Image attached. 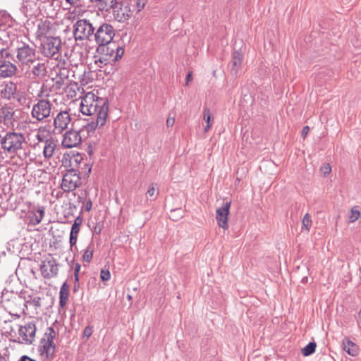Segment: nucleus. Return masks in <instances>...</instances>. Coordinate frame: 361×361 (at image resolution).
I'll list each match as a JSON object with an SVG mask.
<instances>
[{"label": "nucleus", "mask_w": 361, "mask_h": 361, "mask_svg": "<svg viewBox=\"0 0 361 361\" xmlns=\"http://www.w3.org/2000/svg\"><path fill=\"white\" fill-rule=\"evenodd\" d=\"M147 3V0H130L129 6L133 7L131 9L133 13H139L145 8Z\"/></svg>", "instance_id": "28"}, {"label": "nucleus", "mask_w": 361, "mask_h": 361, "mask_svg": "<svg viewBox=\"0 0 361 361\" xmlns=\"http://www.w3.org/2000/svg\"><path fill=\"white\" fill-rule=\"evenodd\" d=\"M32 73L39 78H44L47 73L46 64L44 63H37L33 66Z\"/></svg>", "instance_id": "26"}, {"label": "nucleus", "mask_w": 361, "mask_h": 361, "mask_svg": "<svg viewBox=\"0 0 361 361\" xmlns=\"http://www.w3.org/2000/svg\"><path fill=\"white\" fill-rule=\"evenodd\" d=\"M16 60L21 66H30L37 59L35 45L29 42L17 40L16 42Z\"/></svg>", "instance_id": "2"}, {"label": "nucleus", "mask_w": 361, "mask_h": 361, "mask_svg": "<svg viewBox=\"0 0 361 361\" xmlns=\"http://www.w3.org/2000/svg\"><path fill=\"white\" fill-rule=\"evenodd\" d=\"M18 361H36V360L30 358L27 355H23L20 357V358L18 360Z\"/></svg>", "instance_id": "55"}, {"label": "nucleus", "mask_w": 361, "mask_h": 361, "mask_svg": "<svg viewBox=\"0 0 361 361\" xmlns=\"http://www.w3.org/2000/svg\"><path fill=\"white\" fill-rule=\"evenodd\" d=\"M317 345L315 342H310L305 348L302 349V354L304 356H309L315 352Z\"/></svg>", "instance_id": "32"}, {"label": "nucleus", "mask_w": 361, "mask_h": 361, "mask_svg": "<svg viewBox=\"0 0 361 361\" xmlns=\"http://www.w3.org/2000/svg\"><path fill=\"white\" fill-rule=\"evenodd\" d=\"M51 106L52 104L48 100H39L32 107V116L37 121H42L50 116Z\"/></svg>", "instance_id": "9"}, {"label": "nucleus", "mask_w": 361, "mask_h": 361, "mask_svg": "<svg viewBox=\"0 0 361 361\" xmlns=\"http://www.w3.org/2000/svg\"><path fill=\"white\" fill-rule=\"evenodd\" d=\"M80 173L75 169H71L67 171L63 175L61 188L64 192H71L78 188L80 185Z\"/></svg>", "instance_id": "7"}, {"label": "nucleus", "mask_w": 361, "mask_h": 361, "mask_svg": "<svg viewBox=\"0 0 361 361\" xmlns=\"http://www.w3.org/2000/svg\"><path fill=\"white\" fill-rule=\"evenodd\" d=\"M56 148V145L53 140L47 139L45 141L44 147L43 154L46 159L51 158Z\"/></svg>", "instance_id": "25"}, {"label": "nucleus", "mask_w": 361, "mask_h": 361, "mask_svg": "<svg viewBox=\"0 0 361 361\" xmlns=\"http://www.w3.org/2000/svg\"><path fill=\"white\" fill-rule=\"evenodd\" d=\"M16 293L13 291H8L6 289H4L1 293V302L3 305L6 307L8 302L12 300L11 298H13V295H14Z\"/></svg>", "instance_id": "33"}, {"label": "nucleus", "mask_w": 361, "mask_h": 361, "mask_svg": "<svg viewBox=\"0 0 361 361\" xmlns=\"http://www.w3.org/2000/svg\"><path fill=\"white\" fill-rule=\"evenodd\" d=\"M71 121V117L68 111H63L59 112L54 120V126L59 133L66 129Z\"/></svg>", "instance_id": "15"}, {"label": "nucleus", "mask_w": 361, "mask_h": 361, "mask_svg": "<svg viewBox=\"0 0 361 361\" xmlns=\"http://www.w3.org/2000/svg\"><path fill=\"white\" fill-rule=\"evenodd\" d=\"M79 232L80 226L72 225L69 238V243L71 247L75 245Z\"/></svg>", "instance_id": "30"}, {"label": "nucleus", "mask_w": 361, "mask_h": 361, "mask_svg": "<svg viewBox=\"0 0 361 361\" xmlns=\"http://www.w3.org/2000/svg\"><path fill=\"white\" fill-rule=\"evenodd\" d=\"M309 130H310V128L308 126L303 127L302 130V136L303 137H305L307 135V134L308 133Z\"/></svg>", "instance_id": "56"}, {"label": "nucleus", "mask_w": 361, "mask_h": 361, "mask_svg": "<svg viewBox=\"0 0 361 361\" xmlns=\"http://www.w3.org/2000/svg\"><path fill=\"white\" fill-rule=\"evenodd\" d=\"M320 171L324 174V176H326L331 173V168L329 164H325L321 167Z\"/></svg>", "instance_id": "49"}, {"label": "nucleus", "mask_w": 361, "mask_h": 361, "mask_svg": "<svg viewBox=\"0 0 361 361\" xmlns=\"http://www.w3.org/2000/svg\"><path fill=\"white\" fill-rule=\"evenodd\" d=\"M114 16L119 22H124L128 20L133 14L132 10L129 6L121 7L118 10L114 9Z\"/></svg>", "instance_id": "21"}, {"label": "nucleus", "mask_w": 361, "mask_h": 361, "mask_svg": "<svg viewBox=\"0 0 361 361\" xmlns=\"http://www.w3.org/2000/svg\"><path fill=\"white\" fill-rule=\"evenodd\" d=\"M357 317H358V322L361 324V310L358 312Z\"/></svg>", "instance_id": "60"}, {"label": "nucleus", "mask_w": 361, "mask_h": 361, "mask_svg": "<svg viewBox=\"0 0 361 361\" xmlns=\"http://www.w3.org/2000/svg\"><path fill=\"white\" fill-rule=\"evenodd\" d=\"M95 27L86 19L77 20L73 26V35L75 40H91L93 38Z\"/></svg>", "instance_id": "6"}, {"label": "nucleus", "mask_w": 361, "mask_h": 361, "mask_svg": "<svg viewBox=\"0 0 361 361\" xmlns=\"http://www.w3.org/2000/svg\"><path fill=\"white\" fill-rule=\"evenodd\" d=\"M69 295V286L67 282H64L60 288L59 292V305L63 307L68 301Z\"/></svg>", "instance_id": "24"}, {"label": "nucleus", "mask_w": 361, "mask_h": 361, "mask_svg": "<svg viewBox=\"0 0 361 361\" xmlns=\"http://www.w3.org/2000/svg\"><path fill=\"white\" fill-rule=\"evenodd\" d=\"M114 36L115 30L111 25L106 23L100 25L93 35V38L98 44L97 51H104V49L106 50L105 45L111 43Z\"/></svg>", "instance_id": "4"}, {"label": "nucleus", "mask_w": 361, "mask_h": 361, "mask_svg": "<svg viewBox=\"0 0 361 361\" xmlns=\"http://www.w3.org/2000/svg\"><path fill=\"white\" fill-rule=\"evenodd\" d=\"M124 49L120 46H115L114 56L113 62H116L121 59L124 54Z\"/></svg>", "instance_id": "39"}, {"label": "nucleus", "mask_w": 361, "mask_h": 361, "mask_svg": "<svg viewBox=\"0 0 361 361\" xmlns=\"http://www.w3.org/2000/svg\"><path fill=\"white\" fill-rule=\"evenodd\" d=\"M100 54V56L98 58L97 56H94V58H95L94 63L96 65H97V66L99 68H102L103 66L107 65V64L113 62L111 60L110 56H108V54Z\"/></svg>", "instance_id": "29"}, {"label": "nucleus", "mask_w": 361, "mask_h": 361, "mask_svg": "<svg viewBox=\"0 0 361 361\" xmlns=\"http://www.w3.org/2000/svg\"><path fill=\"white\" fill-rule=\"evenodd\" d=\"M39 269L44 279H51L58 274V264L54 258L44 260L42 262Z\"/></svg>", "instance_id": "11"}, {"label": "nucleus", "mask_w": 361, "mask_h": 361, "mask_svg": "<svg viewBox=\"0 0 361 361\" xmlns=\"http://www.w3.org/2000/svg\"><path fill=\"white\" fill-rule=\"evenodd\" d=\"M13 295V298H11L12 300L6 306V308L9 309L10 311L16 312L24 310V307H25V294L23 293H20V294L16 293Z\"/></svg>", "instance_id": "16"}, {"label": "nucleus", "mask_w": 361, "mask_h": 361, "mask_svg": "<svg viewBox=\"0 0 361 361\" xmlns=\"http://www.w3.org/2000/svg\"><path fill=\"white\" fill-rule=\"evenodd\" d=\"M175 118H168L166 120V126L167 127H172L174 125Z\"/></svg>", "instance_id": "54"}, {"label": "nucleus", "mask_w": 361, "mask_h": 361, "mask_svg": "<svg viewBox=\"0 0 361 361\" xmlns=\"http://www.w3.org/2000/svg\"><path fill=\"white\" fill-rule=\"evenodd\" d=\"M25 142V136L20 133L8 132L0 140V145L4 152L9 154H14Z\"/></svg>", "instance_id": "3"}, {"label": "nucleus", "mask_w": 361, "mask_h": 361, "mask_svg": "<svg viewBox=\"0 0 361 361\" xmlns=\"http://www.w3.org/2000/svg\"><path fill=\"white\" fill-rule=\"evenodd\" d=\"M312 226V220L309 214H306L302 219V229L309 231Z\"/></svg>", "instance_id": "41"}, {"label": "nucleus", "mask_w": 361, "mask_h": 361, "mask_svg": "<svg viewBox=\"0 0 361 361\" xmlns=\"http://www.w3.org/2000/svg\"><path fill=\"white\" fill-rule=\"evenodd\" d=\"M25 304L29 303L30 305H34L36 308L39 307L41 306L40 303V298L39 297H32L30 295H28L27 297L25 295Z\"/></svg>", "instance_id": "36"}, {"label": "nucleus", "mask_w": 361, "mask_h": 361, "mask_svg": "<svg viewBox=\"0 0 361 361\" xmlns=\"http://www.w3.org/2000/svg\"><path fill=\"white\" fill-rule=\"evenodd\" d=\"M127 299H128L129 301H130V300H132L133 298H132V296H131L130 295H129V294H128V295H127Z\"/></svg>", "instance_id": "64"}, {"label": "nucleus", "mask_w": 361, "mask_h": 361, "mask_svg": "<svg viewBox=\"0 0 361 361\" xmlns=\"http://www.w3.org/2000/svg\"><path fill=\"white\" fill-rule=\"evenodd\" d=\"M82 160V157L80 154H73L69 160L70 166H79L81 164Z\"/></svg>", "instance_id": "37"}, {"label": "nucleus", "mask_w": 361, "mask_h": 361, "mask_svg": "<svg viewBox=\"0 0 361 361\" xmlns=\"http://www.w3.org/2000/svg\"><path fill=\"white\" fill-rule=\"evenodd\" d=\"M71 5H75L79 0H66Z\"/></svg>", "instance_id": "59"}, {"label": "nucleus", "mask_w": 361, "mask_h": 361, "mask_svg": "<svg viewBox=\"0 0 361 361\" xmlns=\"http://www.w3.org/2000/svg\"><path fill=\"white\" fill-rule=\"evenodd\" d=\"M92 207V200L89 198L88 200L86 202L85 204V210L87 212H90Z\"/></svg>", "instance_id": "53"}, {"label": "nucleus", "mask_w": 361, "mask_h": 361, "mask_svg": "<svg viewBox=\"0 0 361 361\" xmlns=\"http://www.w3.org/2000/svg\"><path fill=\"white\" fill-rule=\"evenodd\" d=\"M96 2H98L99 6H102V4L104 3V0H94Z\"/></svg>", "instance_id": "61"}, {"label": "nucleus", "mask_w": 361, "mask_h": 361, "mask_svg": "<svg viewBox=\"0 0 361 361\" xmlns=\"http://www.w3.org/2000/svg\"><path fill=\"white\" fill-rule=\"evenodd\" d=\"M17 91V85L13 82H9L5 84L4 88L1 91V96L3 99H11L12 97L15 98L14 95Z\"/></svg>", "instance_id": "22"}, {"label": "nucleus", "mask_w": 361, "mask_h": 361, "mask_svg": "<svg viewBox=\"0 0 361 361\" xmlns=\"http://www.w3.org/2000/svg\"><path fill=\"white\" fill-rule=\"evenodd\" d=\"M14 111L9 106H3L0 109V118L3 119L7 126L13 125L14 121Z\"/></svg>", "instance_id": "19"}, {"label": "nucleus", "mask_w": 361, "mask_h": 361, "mask_svg": "<svg viewBox=\"0 0 361 361\" xmlns=\"http://www.w3.org/2000/svg\"><path fill=\"white\" fill-rule=\"evenodd\" d=\"M80 111L83 115L92 117V121L83 126L90 135L96 128H102L106 123L109 101L106 98L99 97L94 93L88 92L81 100Z\"/></svg>", "instance_id": "1"}, {"label": "nucleus", "mask_w": 361, "mask_h": 361, "mask_svg": "<svg viewBox=\"0 0 361 361\" xmlns=\"http://www.w3.org/2000/svg\"><path fill=\"white\" fill-rule=\"evenodd\" d=\"M82 217L80 216H78L74 221V223L73 225L74 226H80V225L82 224Z\"/></svg>", "instance_id": "52"}, {"label": "nucleus", "mask_w": 361, "mask_h": 361, "mask_svg": "<svg viewBox=\"0 0 361 361\" xmlns=\"http://www.w3.org/2000/svg\"><path fill=\"white\" fill-rule=\"evenodd\" d=\"M212 126V124H207L205 128H204V130L205 131H207Z\"/></svg>", "instance_id": "62"}, {"label": "nucleus", "mask_w": 361, "mask_h": 361, "mask_svg": "<svg viewBox=\"0 0 361 361\" xmlns=\"http://www.w3.org/2000/svg\"><path fill=\"white\" fill-rule=\"evenodd\" d=\"M36 333V325L35 322H29L23 326H20L18 330L19 336L22 338L23 341L20 338L11 340L14 343H23V342L27 344H32Z\"/></svg>", "instance_id": "8"}, {"label": "nucleus", "mask_w": 361, "mask_h": 361, "mask_svg": "<svg viewBox=\"0 0 361 361\" xmlns=\"http://www.w3.org/2000/svg\"><path fill=\"white\" fill-rule=\"evenodd\" d=\"M44 214V209L43 207H39L36 211H29L27 213V218L30 223L34 226L39 224Z\"/></svg>", "instance_id": "20"}, {"label": "nucleus", "mask_w": 361, "mask_h": 361, "mask_svg": "<svg viewBox=\"0 0 361 361\" xmlns=\"http://www.w3.org/2000/svg\"><path fill=\"white\" fill-rule=\"evenodd\" d=\"M360 216V213L357 209H355L354 207L351 209L350 216H349V221L351 223L355 222L356 220L359 219Z\"/></svg>", "instance_id": "43"}, {"label": "nucleus", "mask_w": 361, "mask_h": 361, "mask_svg": "<svg viewBox=\"0 0 361 361\" xmlns=\"http://www.w3.org/2000/svg\"><path fill=\"white\" fill-rule=\"evenodd\" d=\"M94 231H95L97 233H99V232L101 231V229H100L99 228H97V227L96 226V227L94 228Z\"/></svg>", "instance_id": "63"}, {"label": "nucleus", "mask_w": 361, "mask_h": 361, "mask_svg": "<svg viewBox=\"0 0 361 361\" xmlns=\"http://www.w3.org/2000/svg\"><path fill=\"white\" fill-rule=\"evenodd\" d=\"M344 350L351 356H356L358 354V348L355 343L348 338H345L343 341Z\"/></svg>", "instance_id": "23"}, {"label": "nucleus", "mask_w": 361, "mask_h": 361, "mask_svg": "<svg viewBox=\"0 0 361 361\" xmlns=\"http://www.w3.org/2000/svg\"><path fill=\"white\" fill-rule=\"evenodd\" d=\"M231 202H224V205L216 209V219L218 222V225L224 229H227L228 226V216L229 214V209L231 207Z\"/></svg>", "instance_id": "14"}, {"label": "nucleus", "mask_w": 361, "mask_h": 361, "mask_svg": "<svg viewBox=\"0 0 361 361\" xmlns=\"http://www.w3.org/2000/svg\"><path fill=\"white\" fill-rule=\"evenodd\" d=\"M56 333L54 328L49 327L45 333V336H47L46 341H54L55 338Z\"/></svg>", "instance_id": "42"}, {"label": "nucleus", "mask_w": 361, "mask_h": 361, "mask_svg": "<svg viewBox=\"0 0 361 361\" xmlns=\"http://www.w3.org/2000/svg\"><path fill=\"white\" fill-rule=\"evenodd\" d=\"M53 81L54 82L53 85V88L55 90H60L62 88V87L65 85L66 82L65 80L58 78L56 75L54 78H53Z\"/></svg>", "instance_id": "40"}, {"label": "nucleus", "mask_w": 361, "mask_h": 361, "mask_svg": "<svg viewBox=\"0 0 361 361\" xmlns=\"http://www.w3.org/2000/svg\"><path fill=\"white\" fill-rule=\"evenodd\" d=\"M79 288V281H76L75 278H74V286H73V291L76 292Z\"/></svg>", "instance_id": "57"}, {"label": "nucleus", "mask_w": 361, "mask_h": 361, "mask_svg": "<svg viewBox=\"0 0 361 361\" xmlns=\"http://www.w3.org/2000/svg\"><path fill=\"white\" fill-rule=\"evenodd\" d=\"M81 140L80 131L71 129L66 131L63 135L62 145L65 148L75 147L81 142Z\"/></svg>", "instance_id": "12"}, {"label": "nucleus", "mask_w": 361, "mask_h": 361, "mask_svg": "<svg viewBox=\"0 0 361 361\" xmlns=\"http://www.w3.org/2000/svg\"><path fill=\"white\" fill-rule=\"evenodd\" d=\"M56 29L54 25L48 20H40L37 24L36 38L39 41L42 39L54 37Z\"/></svg>", "instance_id": "10"}, {"label": "nucleus", "mask_w": 361, "mask_h": 361, "mask_svg": "<svg viewBox=\"0 0 361 361\" xmlns=\"http://www.w3.org/2000/svg\"><path fill=\"white\" fill-rule=\"evenodd\" d=\"M94 253V245L90 244L87 248L85 250L84 253L82 255V260L83 262L90 263L93 257Z\"/></svg>", "instance_id": "31"}, {"label": "nucleus", "mask_w": 361, "mask_h": 361, "mask_svg": "<svg viewBox=\"0 0 361 361\" xmlns=\"http://www.w3.org/2000/svg\"><path fill=\"white\" fill-rule=\"evenodd\" d=\"M10 59H13V55L12 58H5L0 60V78H1L12 77L17 73L16 65L11 62Z\"/></svg>", "instance_id": "13"}, {"label": "nucleus", "mask_w": 361, "mask_h": 361, "mask_svg": "<svg viewBox=\"0 0 361 361\" xmlns=\"http://www.w3.org/2000/svg\"><path fill=\"white\" fill-rule=\"evenodd\" d=\"M192 80V72H189L188 74H187V76H186V85L188 84V82Z\"/></svg>", "instance_id": "58"}, {"label": "nucleus", "mask_w": 361, "mask_h": 361, "mask_svg": "<svg viewBox=\"0 0 361 361\" xmlns=\"http://www.w3.org/2000/svg\"><path fill=\"white\" fill-rule=\"evenodd\" d=\"M61 49V39L60 37L54 36L40 41V50L42 54L47 58L59 56V53Z\"/></svg>", "instance_id": "5"}, {"label": "nucleus", "mask_w": 361, "mask_h": 361, "mask_svg": "<svg viewBox=\"0 0 361 361\" xmlns=\"http://www.w3.org/2000/svg\"><path fill=\"white\" fill-rule=\"evenodd\" d=\"M181 211L180 209H172L171 210V216L170 218L172 219L173 221L178 220V218L182 217V214H180Z\"/></svg>", "instance_id": "46"}, {"label": "nucleus", "mask_w": 361, "mask_h": 361, "mask_svg": "<svg viewBox=\"0 0 361 361\" xmlns=\"http://www.w3.org/2000/svg\"><path fill=\"white\" fill-rule=\"evenodd\" d=\"M155 186H156L155 183L150 184V185L149 186L148 190L147 191V193H146L147 197H152L154 196L155 192H156Z\"/></svg>", "instance_id": "48"}, {"label": "nucleus", "mask_w": 361, "mask_h": 361, "mask_svg": "<svg viewBox=\"0 0 361 361\" xmlns=\"http://www.w3.org/2000/svg\"><path fill=\"white\" fill-rule=\"evenodd\" d=\"M5 58H12V54L6 44L0 43V60Z\"/></svg>", "instance_id": "35"}, {"label": "nucleus", "mask_w": 361, "mask_h": 361, "mask_svg": "<svg viewBox=\"0 0 361 361\" xmlns=\"http://www.w3.org/2000/svg\"><path fill=\"white\" fill-rule=\"evenodd\" d=\"M80 270V264L76 263L74 268V278H75L76 281H79V272Z\"/></svg>", "instance_id": "50"}, {"label": "nucleus", "mask_w": 361, "mask_h": 361, "mask_svg": "<svg viewBox=\"0 0 361 361\" xmlns=\"http://www.w3.org/2000/svg\"><path fill=\"white\" fill-rule=\"evenodd\" d=\"M56 345L54 341H46L42 338L40 341L39 351L41 354H45L47 359H52L55 353Z\"/></svg>", "instance_id": "17"}, {"label": "nucleus", "mask_w": 361, "mask_h": 361, "mask_svg": "<svg viewBox=\"0 0 361 361\" xmlns=\"http://www.w3.org/2000/svg\"><path fill=\"white\" fill-rule=\"evenodd\" d=\"M93 333V327L92 326H87L83 331V338H85L86 340L89 339V338L92 336Z\"/></svg>", "instance_id": "45"}, {"label": "nucleus", "mask_w": 361, "mask_h": 361, "mask_svg": "<svg viewBox=\"0 0 361 361\" xmlns=\"http://www.w3.org/2000/svg\"><path fill=\"white\" fill-rule=\"evenodd\" d=\"M204 120L207 124H212V114L210 109L207 107L204 109Z\"/></svg>", "instance_id": "44"}, {"label": "nucleus", "mask_w": 361, "mask_h": 361, "mask_svg": "<svg viewBox=\"0 0 361 361\" xmlns=\"http://www.w3.org/2000/svg\"><path fill=\"white\" fill-rule=\"evenodd\" d=\"M54 73L58 78L67 80L69 78L70 69L66 67L57 66L51 71V74L53 75Z\"/></svg>", "instance_id": "27"}, {"label": "nucleus", "mask_w": 361, "mask_h": 361, "mask_svg": "<svg viewBox=\"0 0 361 361\" xmlns=\"http://www.w3.org/2000/svg\"><path fill=\"white\" fill-rule=\"evenodd\" d=\"M81 169L84 171V172L89 176V174L91 173L92 167L89 164H84L83 166L81 167Z\"/></svg>", "instance_id": "51"}, {"label": "nucleus", "mask_w": 361, "mask_h": 361, "mask_svg": "<svg viewBox=\"0 0 361 361\" xmlns=\"http://www.w3.org/2000/svg\"><path fill=\"white\" fill-rule=\"evenodd\" d=\"M243 55L238 50H234L231 60V73L236 75L241 68Z\"/></svg>", "instance_id": "18"}, {"label": "nucleus", "mask_w": 361, "mask_h": 361, "mask_svg": "<svg viewBox=\"0 0 361 361\" xmlns=\"http://www.w3.org/2000/svg\"><path fill=\"white\" fill-rule=\"evenodd\" d=\"M111 276L110 272L108 269H102L100 273V278L102 281H106L109 280Z\"/></svg>", "instance_id": "47"}, {"label": "nucleus", "mask_w": 361, "mask_h": 361, "mask_svg": "<svg viewBox=\"0 0 361 361\" xmlns=\"http://www.w3.org/2000/svg\"><path fill=\"white\" fill-rule=\"evenodd\" d=\"M115 44L112 42L109 43L107 45H105V48L104 51H97L98 54H108V56H110L111 60L113 61L114 56V50H115Z\"/></svg>", "instance_id": "34"}, {"label": "nucleus", "mask_w": 361, "mask_h": 361, "mask_svg": "<svg viewBox=\"0 0 361 361\" xmlns=\"http://www.w3.org/2000/svg\"><path fill=\"white\" fill-rule=\"evenodd\" d=\"M102 7L106 11L111 8L115 9L117 7V0H104Z\"/></svg>", "instance_id": "38"}]
</instances>
